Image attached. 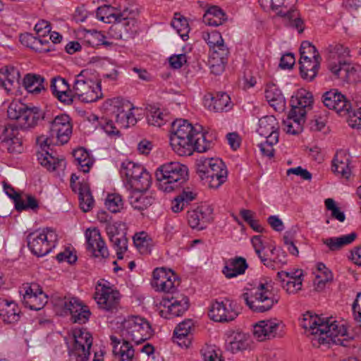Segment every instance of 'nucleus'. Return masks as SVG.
Segmentation results:
<instances>
[{"label":"nucleus","instance_id":"obj_28","mask_svg":"<svg viewBox=\"0 0 361 361\" xmlns=\"http://www.w3.org/2000/svg\"><path fill=\"white\" fill-rule=\"evenodd\" d=\"M247 267L245 258L236 257L226 261L222 272L226 278L230 279L244 274Z\"/></svg>","mask_w":361,"mask_h":361},{"label":"nucleus","instance_id":"obj_41","mask_svg":"<svg viewBox=\"0 0 361 361\" xmlns=\"http://www.w3.org/2000/svg\"><path fill=\"white\" fill-rule=\"evenodd\" d=\"M265 97L269 104L275 109H283L285 104V99L281 91L272 85L267 87Z\"/></svg>","mask_w":361,"mask_h":361},{"label":"nucleus","instance_id":"obj_19","mask_svg":"<svg viewBox=\"0 0 361 361\" xmlns=\"http://www.w3.org/2000/svg\"><path fill=\"white\" fill-rule=\"evenodd\" d=\"M85 238L87 249L94 257L106 258L109 256L108 249L97 228L87 229Z\"/></svg>","mask_w":361,"mask_h":361},{"label":"nucleus","instance_id":"obj_62","mask_svg":"<svg viewBox=\"0 0 361 361\" xmlns=\"http://www.w3.org/2000/svg\"><path fill=\"white\" fill-rule=\"evenodd\" d=\"M188 220L190 226L192 228L202 230L206 227L197 209L188 212Z\"/></svg>","mask_w":361,"mask_h":361},{"label":"nucleus","instance_id":"obj_8","mask_svg":"<svg viewBox=\"0 0 361 361\" xmlns=\"http://www.w3.org/2000/svg\"><path fill=\"white\" fill-rule=\"evenodd\" d=\"M72 91L75 97L83 102H94L102 97L101 82L91 79L85 70L75 76Z\"/></svg>","mask_w":361,"mask_h":361},{"label":"nucleus","instance_id":"obj_30","mask_svg":"<svg viewBox=\"0 0 361 361\" xmlns=\"http://www.w3.org/2000/svg\"><path fill=\"white\" fill-rule=\"evenodd\" d=\"M279 125L276 118L274 116H266L259 119L257 131L261 136L266 138L274 135L279 138Z\"/></svg>","mask_w":361,"mask_h":361},{"label":"nucleus","instance_id":"obj_39","mask_svg":"<svg viewBox=\"0 0 361 361\" xmlns=\"http://www.w3.org/2000/svg\"><path fill=\"white\" fill-rule=\"evenodd\" d=\"M44 78L39 75L27 74L23 79V86L27 92L37 94L44 90Z\"/></svg>","mask_w":361,"mask_h":361},{"label":"nucleus","instance_id":"obj_33","mask_svg":"<svg viewBox=\"0 0 361 361\" xmlns=\"http://www.w3.org/2000/svg\"><path fill=\"white\" fill-rule=\"evenodd\" d=\"M356 238L357 233L352 232L349 234L343 235L340 237L323 238L322 242L327 246L330 251H336L339 250L343 247L352 243Z\"/></svg>","mask_w":361,"mask_h":361},{"label":"nucleus","instance_id":"obj_58","mask_svg":"<svg viewBox=\"0 0 361 361\" xmlns=\"http://www.w3.org/2000/svg\"><path fill=\"white\" fill-rule=\"evenodd\" d=\"M279 142V138H276V135H272L269 138H266L265 142H262L259 145V147L262 154L269 158H271L274 156V145H276Z\"/></svg>","mask_w":361,"mask_h":361},{"label":"nucleus","instance_id":"obj_31","mask_svg":"<svg viewBox=\"0 0 361 361\" xmlns=\"http://www.w3.org/2000/svg\"><path fill=\"white\" fill-rule=\"evenodd\" d=\"M201 126H197V129L190 141L191 145L190 155L194 151L198 152H204L212 147V142L208 140V133L201 131Z\"/></svg>","mask_w":361,"mask_h":361},{"label":"nucleus","instance_id":"obj_42","mask_svg":"<svg viewBox=\"0 0 361 361\" xmlns=\"http://www.w3.org/2000/svg\"><path fill=\"white\" fill-rule=\"evenodd\" d=\"M75 162L84 173H87L93 165V159L90 156L89 152L84 148L80 147L75 149L73 152Z\"/></svg>","mask_w":361,"mask_h":361},{"label":"nucleus","instance_id":"obj_34","mask_svg":"<svg viewBox=\"0 0 361 361\" xmlns=\"http://www.w3.org/2000/svg\"><path fill=\"white\" fill-rule=\"evenodd\" d=\"M215 167L216 171L214 170V173L206 176L202 180L204 185H208L211 188L216 189L226 181L228 171L225 164H223V167L218 168L217 165Z\"/></svg>","mask_w":361,"mask_h":361},{"label":"nucleus","instance_id":"obj_44","mask_svg":"<svg viewBox=\"0 0 361 361\" xmlns=\"http://www.w3.org/2000/svg\"><path fill=\"white\" fill-rule=\"evenodd\" d=\"M82 305L79 299L69 296L59 298L56 300V305L63 308L65 312H68L70 314L76 313L79 309L82 310Z\"/></svg>","mask_w":361,"mask_h":361},{"label":"nucleus","instance_id":"obj_10","mask_svg":"<svg viewBox=\"0 0 361 361\" xmlns=\"http://www.w3.org/2000/svg\"><path fill=\"white\" fill-rule=\"evenodd\" d=\"M58 236L51 228H43L42 232L37 231L27 235V245L30 251L37 257L49 253L55 247Z\"/></svg>","mask_w":361,"mask_h":361},{"label":"nucleus","instance_id":"obj_51","mask_svg":"<svg viewBox=\"0 0 361 361\" xmlns=\"http://www.w3.org/2000/svg\"><path fill=\"white\" fill-rule=\"evenodd\" d=\"M13 195L14 196L12 197V199L14 200L15 207L18 211H22L27 209L35 210L38 208V202L34 197L28 195L27 197V202H25L18 193L13 192Z\"/></svg>","mask_w":361,"mask_h":361},{"label":"nucleus","instance_id":"obj_2","mask_svg":"<svg viewBox=\"0 0 361 361\" xmlns=\"http://www.w3.org/2000/svg\"><path fill=\"white\" fill-rule=\"evenodd\" d=\"M157 187L165 192H171L183 188L188 179V169L185 165L171 161L161 165L156 171Z\"/></svg>","mask_w":361,"mask_h":361},{"label":"nucleus","instance_id":"obj_64","mask_svg":"<svg viewBox=\"0 0 361 361\" xmlns=\"http://www.w3.org/2000/svg\"><path fill=\"white\" fill-rule=\"evenodd\" d=\"M203 39L209 46L210 49L221 43L224 42V39L219 32L213 31L211 32H204L202 34Z\"/></svg>","mask_w":361,"mask_h":361},{"label":"nucleus","instance_id":"obj_40","mask_svg":"<svg viewBox=\"0 0 361 361\" xmlns=\"http://www.w3.org/2000/svg\"><path fill=\"white\" fill-rule=\"evenodd\" d=\"M144 167L133 161H126L122 163L120 173L122 176L126 177L129 184L132 180L140 176L143 172Z\"/></svg>","mask_w":361,"mask_h":361},{"label":"nucleus","instance_id":"obj_6","mask_svg":"<svg viewBox=\"0 0 361 361\" xmlns=\"http://www.w3.org/2000/svg\"><path fill=\"white\" fill-rule=\"evenodd\" d=\"M197 127L188 121L178 119L171 124L170 144L174 152L180 156H190L191 145L189 144Z\"/></svg>","mask_w":361,"mask_h":361},{"label":"nucleus","instance_id":"obj_45","mask_svg":"<svg viewBox=\"0 0 361 361\" xmlns=\"http://www.w3.org/2000/svg\"><path fill=\"white\" fill-rule=\"evenodd\" d=\"M191 326V320H188L180 323L176 327L173 335L176 339H177L176 342L179 345H184L185 347H188V345L190 344V341L188 339H185V338L190 333Z\"/></svg>","mask_w":361,"mask_h":361},{"label":"nucleus","instance_id":"obj_22","mask_svg":"<svg viewBox=\"0 0 361 361\" xmlns=\"http://www.w3.org/2000/svg\"><path fill=\"white\" fill-rule=\"evenodd\" d=\"M161 304L168 308L171 317H179L189 307V299L180 293H176L171 296H166L163 299Z\"/></svg>","mask_w":361,"mask_h":361},{"label":"nucleus","instance_id":"obj_46","mask_svg":"<svg viewBox=\"0 0 361 361\" xmlns=\"http://www.w3.org/2000/svg\"><path fill=\"white\" fill-rule=\"evenodd\" d=\"M171 25L183 40L188 39L190 28L185 18L183 17L180 13H176Z\"/></svg>","mask_w":361,"mask_h":361},{"label":"nucleus","instance_id":"obj_4","mask_svg":"<svg viewBox=\"0 0 361 361\" xmlns=\"http://www.w3.org/2000/svg\"><path fill=\"white\" fill-rule=\"evenodd\" d=\"M271 281H260L257 286L241 295L248 307L255 312L263 313L269 311L279 302L272 291Z\"/></svg>","mask_w":361,"mask_h":361},{"label":"nucleus","instance_id":"obj_54","mask_svg":"<svg viewBox=\"0 0 361 361\" xmlns=\"http://www.w3.org/2000/svg\"><path fill=\"white\" fill-rule=\"evenodd\" d=\"M105 205L112 213H117L123 209V202L119 194H109L105 201Z\"/></svg>","mask_w":361,"mask_h":361},{"label":"nucleus","instance_id":"obj_13","mask_svg":"<svg viewBox=\"0 0 361 361\" xmlns=\"http://www.w3.org/2000/svg\"><path fill=\"white\" fill-rule=\"evenodd\" d=\"M180 280L175 273L164 267L157 268L153 271L152 285L158 291H162L171 295L177 293L176 288L180 285Z\"/></svg>","mask_w":361,"mask_h":361},{"label":"nucleus","instance_id":"obj_7","mask_svg":"<svg viewBox=\"0 0 361 361\" xmlns=\"http://www.w3.org/2000/svg\"><path fill=\"white\" fill-rule=\"evenodd\" d=\"M297 0H259L264 9L279 10L277 15L282 17L287 26L298 30L300 33L303 32V21L296 9L293 8Z\"/></svg>","mask_w":361,"mask_h":361},{"label":"nucleus","instance_id":"obj_26","mask_svg":"<svg viewBox=\"0 0 361 361\" xmlns=\"http://www.w3.org/2000/svg\"><path fill=\"white\" fill-rule=\"evenodd\" d=\"M110 339L113 345V353L118 361H132L134 357V349L133 345L128 342L121 341L114 336H111Z\"/></svg>","mask_w":361,"mask_h":361},{"label":"nucleus","instance_id":"obj_29","mask_svg":"<svg viewBox=\"0 0 361 361\" xmlns=\"http://www.w3.org/2000/svg\"><path fill=\"white\" fill-rule=\"evenodd\" d=\"M106 105L109 106V109L112 116L116 119V122L119 125L121 120L120 115L121 113L127 114V111H130L134 109V106L128 100L117 97L109 99L106 102Z\"/></svg>","mask_w":361,"mask_h":361},{"label":"nucleus","instance_id":"obj_59","mask_svg":"<svg viewBox=\"0 0 361 361\" xmlns=\"http://www.w3.org/2000/svg\"><path fill=\"white\" fill-rule=\"evenodd\" d=\"M37 159L42 166L46 167L49 171L56 170L60 164V162L56 161L55 157L47 151L45 152V154H39L37 155Z\"/></svg>","mask_w":361,"mask_h":361},{"label":"nucleus","instance_id":"obj_17","mask_svg":"<svg viewBox=\"0 0 361 361\" xmlns=\"http://www.w3.org/2000/svg\"><path fill=\"white\" fill-rule=\"evenodd\" d=\"M208 314L212 320L224 323L234 320L238 312L228 300L215 301L211 304Z\"/></svg>","mask_w":361,"mask_h":361},{"label":"nucleus","instance_id":"obj_14","mask_svg":"<svg viewBox=\"0 0 361 361\" xmlns=\"http://www.w3.org/2000/svg\"><path fill=\"white\" fill-rule=\"evenodd\" d=\"M0 149L10 154H20L23 152L22 137L18 127L11 125L4 127L0 135Z\"/></svg>","mask_w":361,"mask_h":361},{"label":"nucleus","instance_id":"obj_15","mask_svg":"<svg viewBox=\"0 0 361 361\" xmlns=\"http://www.w3.org/2000/svg\"><path fill=\"white\" fill-rule=\"evenodd\" d=\"M283 327L282 323L276 319L262 320L253 326V334L259 341L281 337Z\"/></svg>","mask_w":361,"mask_h":361},{"label":"nucleus","instance_id":"obj_27","mask_svg":"<svg viewBox=\"0 0 361 361\" xmlns=\"http://www.w3.org/2000/svg\"><path fill=\"white\" fill-rule=\"evenodd\" d=\"M224 164L223 161L218 158L200 157L196 161V171L202 180L214 173L215 166L217 165L218 168L223 167Z\"/></svg>","mask_w":361,"mask_h":361},{"label":"nucleus","instance_id":"obj_48","mask_svg":"<svg viewBox=\"0 0 361 361\" xmlns=\"http://www.w3.org/2000/svg\"><path fill=\"white\" fill-rule=\"evenodd\" d=\"M213 109L216 111H227L231 108V98L225 92L217 93L212 98Z\"/></svg>","mask_w":361,"mask_h":361},{"label":"nucleus","instance_id":"obj_18","mask_svg":"<svg viewBox=\"0 0 361 361\" xmlns=\"http://www.w3.org/2000/svg\"><path fill=\"white\" fill-rule=\"evenodd\" d=\"M94 299L100 309L112 312L118 310L120 293L110 287L103 286L100 290L94 293Z\"/></svg>","mask_w":361,"mask_h":361},{"label":"nucleus","instance_id":"obj_12","mask_svg":"<svg viewBox=\"0 0 361 361\" xmlns=\"http://www.w3.org/2000/svg\"><path fill=\"white\" fill-rule=\"evenodd\" d=\"M131 12L125 9L114 23L109 30V35L116 39L128 40L136 33V19L130 16Z\"/></svg>","mask_w":361,"mask_h":361},{"label":"nucleus","instance_id":"obj_38","mask_svg":"<svg viewBox=\"0 0 361 361\" xmlns=\"http://www.w3.org/2000/svg\"><path fill=\"white\" fill-rule=\"evenodd\" d=\"M80 207L84 212L90 211L94 206V199L87 183H79L78 189Z\"/></svg>","mask_w":361,"mask_h":361},{"label":"nucleus","instance_id":"obj_16","mask_svg":"<svg viewBox=\"0 0 361 361\" xmlns=\"http://www.w3.org/2000/svg\"><path fill=\"white\" fill-rule=\"evenodd\" d=\"M23 303L32 310H40L47 303V295L37 283H31L24 287Z\"/></svg>","mask_w":361,"mask_h":361},{"label":"nucleus","instance_id":"obj_11","mask_svg":"<svg viewBox=\"0 0 361 361\" xmlns=\"http://www.w3.org/2000/svg\"><path fill=\"white\" fill-rule=\"evenodd\" d=\"M73 343L68 345L71 358L76 361H87L90 349L92 345V335L83 328H76L72 331Z\"/></svg>","mask_w":361,"mask_h":361},{"label":"nucleus","instance_id":"obj_35","mask_svg":"<svg viewBox=\"0 0 361 361\" xmlns=\"http://www.w3.org/2000/svg\"><path fill=\"white\" fill-rule=\"evenodd\" d=\"M203 22L210 26H219L227 20L224 11L217 6H210L203 16Z\"/></svg>","mask_w":361,"mask_h":361},{"label":"nucleus","instance_id":"obj_21","mask_svg":"<svg viewBox=\"0 0 361 361\" xmlns=\"http://www.w3.org/2000/svg\"><path fill=\"white\" fill-rule=\"evenodd\" d=\"M312 104L313 95L310 92L305 89L298 90L290 99L291 115L298 113L300 116H306L307 111L312 109Z\"/></svg>","mask_w":361,"mask_h":361},{"label":"nucleus","instance_id":"obj_37","mask_svg":"<svg viewBox=\"0 0 361 361\" xmlns=\"http://www.w3.org/2000/svg\"><path fill=\"white\" fill-rule=\"evenodd\" d=\"M305 121V116H300L296 113L291 115V110L289 111L288 118L283 121L286 126V131L292 135H298L302 131L303 125Z\"/></svg>","mask_w":361,"mask_h":361},{"label":"nucleus","instance_id":"obj_63","mask_svg":"<svg viewBox=\"0 0 361 361\" xmlns=\"http://www.w3.org/2000/svg\"><path fill=\"white\" fill-rule=\"evenodd\" d=\"M71 315V320L74 323L85 324L90 319L91 312L87 306L82 305V310H78L76 313H73Z\"/></svg>","mask_w":361,"mask_h":361},{"label":"nucleus","instance_id":"obj_55","mask_svg":"<svg viewBox=\"0 0 361 361\" xmlns=\"http://www.w3.org/2000/svg\"><path fill=\"white\" fill-rule=\"evenodd\" d=\"M109 239L116 249V255L118 259H123V254L128 249V240L123 236L118 235H109Z\"/></svg>","mask_w":361,"mask_h":361},{"label":"nucleus","instance_id":"obj_23","mask_svg":"<svg viewBox=\"0 0 361 361\" xmlns=\"http://www.w3.org/2000/svg\"><path fill=\"white\" fill-rule=\"evenodd\" d=\"M350 155L344 150L336 152L332 160V171L340 177L349 179L352 173Z\"/></svg>","mask_w":361,"mask_h":361},{"label":"nucleus","instance_id":"obj_20","mask_svg":"<svg viewBox=\"0 0 361 361\" xmlns=\"http://www.w3.org/2000/svg\"><path fill=\"white\" fill-rule=\"evenodd\" d=\"M322 99L324 106L338 113H349V110L351 109V104L346 100L345 97L336 90L325 92Z\"/></svg>","mask_w":361,"mask_h":361},{"label":"nucleus","instance_id":"obj_50","mask_svg":"<svg viewBox=\"0 0 361 361\" xmlns=\"http://www.w3.org/2000/svg\"><path fill=\"white\" fill-rule=\"evenodd\" d=\"M133 243L141 254H149L152 250V240L145 232L137 233L133 237Z\"/></svg>","mask_w":361,"mask_h":361},{"label":"nucleus","instance_id":"obj_1","mask_svg":"<svg viewBox=\"0 0 361 361\" xmlns=\"http://www.w3.org/2000/svg\"><path fill=\"white\" fill-rule=\"evenodd\" d=\"M300 326L314 336L313 345L319 347L321 344H335L343 347H350L353 341L348 337L343 325H339L332 318H322L307 312L303 315Z\"/></svg>","mask_w":361,"mask_h":361},{"label":"nucleus","instance_id":"obj_53","mask_svg":"<svg viewBox=\"0 0 361 361\" xmlns=\"http://www.w3.org/2000/svg\"><path fill=\"white\" fill-rule=\"evenodd\" d=\"M167 115L159 109L151 108L147 114V122L149 125L161 127L166 121Z\"/></svg>","mask_w":361,"mask_h":361},{"label":"nucleus","instance_id":"obj_24","mask_svg":"<svg viewBox=\"0 0 361 361\" xmlns=\"http://www.w3.org/2000/svg\"><path fill=\"white\" fill-rule=\"evenodd\" d=\"M20 318V310L13 300L0 298V319L5 324H13Z\"/></svg>","mask_w":361,"mask_h":361},{"label":"nucleus","instance_id":"obj_9","mask_svg":"<svg viewBox=\"0 0 361 361\" xmlns=\"http://www.w3.org/2000/svg\"><path fill=\"white\" fill-rule=\"evenodd\" d=\"M152 331L149 323L140 317H128L122 323V340L128 343L140 344L151 337Z\"/></svg>","mask_w":361,"mask_h":361},{"label":"nucleus","instance_id":"obj_25","mask_svg":"<svg viewBox=\"0 0 361 361\" xmlns=\"http://www.w3.org/2000/svg\"><path fill=\"white\" fill-rule=\"evenodd\" d=\"M20 78V71L13 66H6L0 69V85L10 92L12 87H18Z\"/></svg>","mask_w":361,"mask_h":361},{"label":"nucleus","instance_id":"obj_32","mask_svg":"<svg viewBox=\"0 0 361 361\" xmlns=\"http://www.w3.org/2000/svg\"><path fill=\"white\" fill-rule=\"evenodd\" d=\"M22 116L20 126L23 128H29L35 127L39 121L44 119V114L38 107L27 106Z\"/></svg>","mask_w":361,"mask_h":361},{"label":"nucleus","instance_id":"obj_5","mask_svg":"<svg viewBox=\"0 0 361 361\" xmlns=\"http://www.w3.org/2000/svg\"><path fill=\"white\" fill-rule=\"evenodd\" d=\"M72 134V125L67 114H61L50 121L49 134L42 135L37 138V143L44 148L51 145H63L68 142Z\"/></svg>","mask_w":361,"mask_h":361},{"label":"nucleus","instance_id":"obj_61","mask_svg":"<svg viewBox=\"0 0 361 361\" xmlns=\"http://www.w3.org/2000/svg\"><path fill=\"white\" fill-rule=\"evenodd\" d=\"M228 54L229 50L228 47L224 44V42L210 49L209 57L227 61Z\"/></svg>","mask_w":361,"mask_h":361},{"label":"nucleus","instance_id":"obj_52","mask_svg":"<svg viewBox=\"0 0 361 361\" xmlns=\"http://www.w3.org/2000/svg\"><path fill=\"white\" fill-rule=\"evenodd\" d=\"M130 185L132 190L147 191L151 185V175L144 169L142 174L133 180Z\"/></svg>","mask_w":361,"mask_h":361},{"label":"nucleus","instance_id":"obj_57","mask_svg":"<svg viewBox=\"0 0 361 361\" xmlns=\"http://www.w3.org/2000/svg\"><path fill=\"white\" fill-rule=\"evenodd\" d=\"M20 41L22 44L28 47H30L37 52H42L43 51L47 50L41 47L42 46L39 37H35L31 34L26 33L24 35H20Z\"/></svg>","mask_w":361,"mask_h":361},{"label":"nucleus","instance_id":"obj_47","mask_svg":"<svg viewBox=\"0 0 361 361\" xmlns=\"http://www.w3.org/2000/svg\"><path fill=\"white\" fill-rule=\"evenodd\" d=\"M249 346V337L247 334L238 332L229 343L228 349L233 353L245 350Z\"/></svg>","mask_w":361,"mask_h":361},{"label":"nucleus","instance_id":"obj_36","mask_svg":"<svg viewBox=\"0 0 361 361\" xmlns=\"http://www.w3.org/2000/svg\"><path fill=\"white\" fill-rule=\"evenodd\" d=\"M145 191L132 190L129 196V202L131 206L139 211L147 209L152 205L154 198L150 195H147Z\"/></svg>","mask_w":361,"mask_h":361},{"label":"nucleus","instance_id":"obj_60","mask_svg":"<svg viewBox=\"0 0 361 361\" xmlns=\"http://www.w3.org/2000/svg\"><path fill=\"white\" fill-rule=\"evenodd\" d=\"M51 90L54 95L56 96L60 93H64V91L69 90V85L67 81L61 77H55L51 81Z\"/></svg>","mask_w":361,"mask_h":361},{"label":"nucleus","instance_id":"obj_49","mask_svg":"<svg viewBox=\"0 0 361 361\" xmlns=\"http://www.w3.org/2000/svg\"><path fill=\"white\" fill-rule=\"evenodd\" d=\"M320 65V60L313 59L312 61L300 64L301 77L304 79L312 80L317 74Z\"/></svg>","mask_w":361,"mask_h":361},{"label":"nucleus","instance_id":"obj_43","mask_svg":"<svg viewBox=\"0 0 361 361\" xmlns=\"http://www.w3.org/2000/svg\"><path fill=\"white\" fill-rule=\"evenodd\" d=\"M121 13L114 7L104 5L97 8L96 16L102 21L107 23H114L119 18V15Z\"/></svg>","mask_w":361,"mask_h":361},{"label":"nucleus","instance_id":"obj_3","mask_svg":"<svg viewBox=\"0 0 361 361\" xmlns=\"http://www.w3.org/2000/svg\"><path fill=\"white\" fill-rule=\"evenodd\" d=\"M329 68L337 78L347 82H355L357 70L350 63V51L340 44H331L328 47Z\"/></svg>","mask_w":361,"mask_h":361},{"label":"nucleus","instance_id":"obj_56","mask_svg":"<svg viewBox=\"0 0 361 361\" xmlns=\"http://www.w3.org/2000/svg\"><path fill=\"white\" fill-rule=\"evenodd\" d=\"M27 106L22 103L12 102L7 110L8 116L13 120H17L20 123L22 121L23 113L25 111Z\"/></svg>","mask_w":361,"mask_h":361}]
</instances>
